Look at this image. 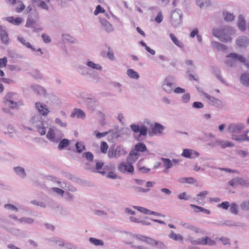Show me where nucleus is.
Segmentation results:
<instances>
[{"label": "nucleus", "mask_w": 249, "mask_h": 249, "mask_svg": "<svg viewBox=\"0 0 249 249\" xmlns=\"http://www.w3.org/2000/svg\"><path fill=\"white\" fill-rule=\"evenodd\" d=\"M233 33L232 28L229 26H221L214 28L212 30L213 35L224 42H229L231 40V35Z\"/></svg>", "instance_id": "nucleus-1"}, {"label": "nucleus", "mask_w": 249, "mask_h": 249, "mask_svg": "<svg viewBox=\"0 0 249 249\" xmlns=\"http://www.w3.org/2000/svg\"><path fill=\"white\" fill-rule=\"evenodd\" d=\"M226 59L225 63L229 67L236 68L239 63H241L249 68V63L246 58L241 54L237 53H231L226 55Z\"/></svg>", "instance_id": "nucleus-2"}, {"label": "nucleus", "mask_w": 249, "mask_h": 249, "mask_svg": "<svg viewBox=\"0 0 249 249\" xmlns=\"http://www.w3.org/2000/svg\"><path fill=\"white\" fill-rule=\"evenodd\" d=\"M64 137L61 131L56 128H50L47 134V138L50 141L57 143Z\"/></svg>", "instance_id": "nucleus-3"}, {"label": "nucleus", "mask_w": 249, "mask_h": 249, "mask_svg": "<svg viewBox=\"0 0 249 249\" xmlns=\"http://www.w3.org/2000/svg\"><path fill=\"white\" fill-rule=\"evenodd\" d=\"M182 13L178 9H176L171 14V23L175 28L179 27L182 24Z\"/></svg>", "instance_id": "nucleus-4"}, {"label": "nucleus", "mask_w": 249, "mask_h": 249, "mask_svg": "<svg viewBox=\"0 0 249 249\" xmlns=\"http://www.w3.org/2000/svg\"><path fill=\"white\" fill-rule=\"evenodd\" d=\"M39 18V14L36 10H33L28 16L25 26L26 27H32Z\"/></svg>", "instance_id": "nucleus-5"}, {"label": "nucleus", "mask_w": 249, "mask_h": 249, "mask_svg": "<svg viewBox=\"0 0 249 249\" xmlns=\"http://www.w3.org/2000/svg\"><path fill=\"white\" fill-rule=\"evenodd\" d=\"M130 128L132 131L135 133L139 132V136L140 137L143 136H146L147 134V127L145 125H142L140 126L135 124H132L130 125Z\"/></svg>", "instance_id": "nucleus-6"}, {"label": "nucleus", "mask_w": 249, "mask_h": 249, "mask_svg": "<svg viewBox=\"0 0 249 249\" xmlns=\"http://www.w3.org/2000/svg\"><path fill=\"white\" fill-rule=\"evenodd\" d=\"M229 184L232 187H235L238 185L247 187L249 186V181L243 178H235L229 182Z\"/></svg>", "instance_id": "nucleus-7"}, {"label": "nucleus", "mask_w": 249, "mask_h": 249, "mask_svg": "<svg viewBox=\"0 0 249 249\" xmlns=\"http://www.w3.org/2000/svg\"><path fill=\"white\" fill-rule=\"evenodd\" d=\"M171 77H168L164 80L162 85V88L168 94L172 92L174 88V84L171 81Z\"/></svg>", "instance_id": "nucleus-8"}, {"label": "nucleus", "mask_w": 249, "mask_h": 249, "mask_svg": "<svg viewBox=\"0 0 249 249\" xmlns=\"http://www.w3.org/2000/svg\"><path fill=\"white\" fill-rule=\"evenodd\" d=\"M147 148L145 145L142 143H138L135 146V149L132 150L129 153V157L128 160H130V159L133 156H136L138 152H144L146 151Z\"/></svg>", "instance_id": "nucleus-9"}, {"label": "nucleus", "mask_w": 249, "mask_h": 249, "mask_svg": "<svg viewBox=\"0 0 249 249\" xmlns=\"http://www.w3.org/2000/svg\"><path fill=\"white\" fill-rule=\"evenodd\" d=\"M180 225L184 229L190 230L196 233H203L204 231L199 228H197L189 223H186L181 221Z\"/></svg>", "instance_id": "nucleus-10"}, {"label": "nucleus", "mask_w": 249, "mask_h": 249, "mask_svg": "<svg viewBox=\"0 0 249 249\" xmlns=\"http://www.w3.org/2000/svg\"><path fill=\"white\" fill-rule=\"evenodd\" d=\"M35 107L37 110L40 114L43 116H47L49 113L50 110L47 107V106L39 102L35 104Z\"/></svg>", "instance_id": "nucleus-11"}, {"label": "nucleus", "mask_w": 249, "mask_h": 249, "mask_svg": "<svg viewBox=\"0 0 249 249\" xmlns=\"http://www.w3.org/2000/svg\"><path fill=\"white\" fill-rule=\"evenodd\" d=\"M244 128L242 123L231 124L228 126V130L231 133H239Z\"/></svg>", "instance_id": "nucleus-12"}, {"label": "nucleus", "mask_w": 249, "mask_h": 249, "mask_svg": "<svg viewBox=\"0 0 249 249\" xmlns=\"http://www.w3.org/2000/svg\"><path fill=\"white\" fill-rule=\"evenodd\" d=\"M118 168L120 172L124 173L126 172L129 173H132L134 171L133 166L131 164L128 163L127 162L126 163L125 162H122L119 165Z\"/></svg>", "instance_id": "nucleus-13"}, {"label": "nucleus", "mask_w": 249, "mask_h": 249, "mask_svg": "<svg viewBox=\"0 0 249 249\" xmlns=\"http://www.w3.org/2000/svg\"><path fill=\"white\" fill-rule=\"evenodd\" d=\"M236 44L241 47H246L249 44V38L246 36H239L236 41Z\"/></svg>", "instance_id": "nucleus-14"}, {"label": "nucleus", "mask_w": 249, "mask_h": 249, "mask_svg": "<svg viewBox=\"0 0 249 249\" xmlns=\"http://www.w3.org/2000/svg\"><path fill=\"white\" fill-rule=\"evenodd\" d=\"M148 245L153 247H156L159 249H165L167 248L166 246L162 242L155 240V239L150 238L149 240Z\"/></svg>", "instance_id": "nucleus-15"}, {"label": "nucleus", "mask_w": 249, "mask_h": 249, "mask_svg": "<svg viewBox=\"0 0 249 249\" xmlns=\"http://www.w3.org/2000/svg\"><path fill=\"white\" fill-rule=\"evenodd\" d=\"M0 38L3 44H7L8 43L9 38L8 33L1 25H0Z\"/></svg>", "instance_id": "nucleus-16"}, {"label": "nucleus", "mask_w": 249, "mask_h": 249, "mask_svg": "<svg viewBox=\"0 0 249 249\" xmlns=\"http://www.w3.org/2000/svg\"><path fill=\"white\" fill-rule=\"evenodd\" d=\"M41 119L42 118L41 116L38 114H36L32 116L30 119L29 122L34 126H36L37 125H40L42 123Z\"/></svg>", "instance_id": "nucleus-17"}, {"label": "nucleus", "mask_w": 249, "mask_h": 249, "mask_svg": "<svg viewBox=\"0 0 249 249\" xmlns=\"http://www.w3.org/2000/svg\"><path fill=\"white\" fill-rule=\"evenodd\" d=\"M203 95L210 101L211 103L213 105L217 107H221L222 106V103L220 100L206 93H204Z\"/></svg>", "instance_id": "nucleus-18"}, {"label": "nucleus", "mask_w": 249, "mask_h": 249, "mask_svg": "<svg viewBox=\"0 0 249 249\" xmlns=\"http://www.w3.org/2000/svg\"><path fill=\"white\" fill-rule=\"evenodd\" d=\"M76 116L77 118L84 119L86 117V114L81 109L75 108L71 114V117L73 118Z\"/></svg>", "instance_id": "nucleus-19"}, {"label": "nucleus", "mask_w": 249, "mask_h": 249, "mask_svg": "<svg viewBox=\"0 0 249 249\" xmlns=\"http://www.w3.org/2000/svg\"><path fill=\"white\" fill-rule=\"evenodd\" d=\"M100 22L102 24L104 29L108 33L113 31V28L112 25L109 23L106 19L101 18Z\"/></svg>", "instance_id": "nucleus-20"}, {"label": "nucleus", "mask_w": 249, "mask_h": 249, "mask_svg": "<svg viewBox=\"0 0 249 249\" xmlns=\"http://www.w3.org/2000/svg\"><path fill=\"white\" fill-rule=\"evenodd\" d=\"M211 44L213 48L217 51H225L227 48L226 45L217 41H213Z\"/></svg>", "instance_id": "nucleus-21"}, {"label": "nucleus", "mask_w": 249, "mask_h": 249, "mask_svg": "<svg viewBox=\"0 0 249 249\" xmlns=\"http://www.w3.org/2000/svg\"><path fill=\"white\" fill-rule=\"evenodd\" d=\"M237 23L239 29L241 31H245L246 30V21L243 15H240L238 16Z\"/></svg>", "instance_id": "nucleus-22"}, {"label": "nucleus", "mask_w": 249, "mask_h": 249, "mask_svg": "<svg viewBox=\"0 0 249 249\" xmlns=\"http://www.w3.org/2000/svg\"><path fill=\"white\" fill-rule=\"evenodd\" d=\"M32 89L36 94H46V90L39 85H33L31 87Z\"/></svg>", "instance_id": "nucleus-23"}, {"label": "nucleus", "mask_w": 249, "mask_h": 249, "mask_svg": "<svg viewBox=\"0 0 249 249\" xmlns=\"http://www.w3.org/2000/svg\"><path fill=\"white\" fill-rule=\"evenodd\" d=\"M127 152L121 146H118L115 149V158L118 159L122 156H124Z\"/></svg>", "instance_id": "nucleus-24"}, {"label": "nucleus", "mask_w": 249, "mask_h": 249, "mask_svg": "<svg viewBox=\"0 0 249 249\" xmlns=\"http://www.w3.org/2000/svg\"><path fill=\"white\" fill-rule=\"evenodd\" d=\"M14 170L16 174L22 178H24L26 177L24 169L21 166H17L14 168Z\"/></svg>", "instance_id": "nucleus-25"}, {"label": "nucleus", "mask_w": 249, "mask_h": 249, "mask_svg": "<svg viewBox=\"0 0 249 249\" xmlns=\"http://www.w3.org/2000/svg\"><path fill=\"white\" fill-rule=\"evenodd\" d=\"M240 82L245 86H249V74L244 72L241 74L240 76Z\"/></svg>", "instance_id": "nucleus-26"}, {"label": "nucleus", "mask_w": 249, "mask_h": 249, "mask_svg": "<svg viewBox=\"0 0 249 249\" xmlns=\"http://www.w3.org/2000/svg\"><path fill=\"white\" fill-rule=\"evenodd\" d=\"M163 130L164 126L158 123H156L155 124L154 126L152 128V132L154 134H157L158 133L161 134L162 133Z\"/></svg>", "instance_id": "nucleus-27"}, {"label": "nucleus", "mask_w": 249, "mask_h": 249, "mask_svg": "<svg viewBox=\"0 0 249 249\" xmlns=\"http://www.w3.org/2000/svg\"><path fill=\"white\" fill-rule=\"evenodd\" d=\"M4 134L8 135L10 137H13L16 134V131L14 126L12 124L8 125L7 128V131H5Z\"/></svg>", "instance_id": "nucleus-28"}, {"label": "nucleus", "mask_w": 249, "mask_h": 249, "mask_svg": "<svg viewBox=\"0 0 249 249\" xmlns=\"http://www.w3.org/2000/svg\"><path fill=\"white\" fill-rule=\"evenodd\" d=\"M86 65L88 67L91 68L97 71H101L103 69L102 66L100 64H96L93 61H88L86 63Z\"/></svg>", "instance_id": "nucleus-29"}, {"label": "nucleus", "mask_w": 249, "mask_h": 249, "mask_svg": "<svg viewBox=\"0 0 249 249\" xmlns=\"http://www.w3.org/2000/svg\"><path fill=\"white\" fill-rule=\"evenodd\" d=\"M32 2L35 3L38 7L41 8L43 9L48 10L49 6L47 3L42 0H33Z\"/></svg>", "instance_id": "nucleus-30"}, {"label": "nucleus", "mask_w": 249, "mask_h": 249, "mask_svg": "<svg viewBox=\"0 0 249 249\" xmlns=\"http://www.w3.org/2000/svg\"><path fill=\"white\" fill-rule=\"evenodd\" d=\"M17 39L23 45L26 46L28 48L31 49L33 51H36V49L30 44V43L27 41L23 37L18 36Z\"/></svg>", "instance_id": "nucleus-31"}, {"label": "nucleus", "mask_w": 249, "mask_h": 249, "mask_svg": "<svg viewBox=\"0 0 249 249\" xmlns=\"http://www.w3.org/2000/svg\"><path fill=\"white\" fill-rule=\"evenodd\" d=\"M169 36L171 39L176 45L178 46L179 48L183 47V44L179 41L173 34L170 33Z\"/></svg>", "instance_id": "nucleus-32"}, {"label": "nucleus", "mask_w": 249, "mask_h": 249, "mask_svg": "<svg viewBox=\"0 0 249 249\" xmlns=\"http://www.w3.org/2000/svg\"><path fill=\"white\" fill-rule=\"evenodd\" d=\"M211 1L210 0H198L197 1V5L200 8H206L211 5Z\"/></svg>", "instance_id": "nucleus-33"}, {"label": "nucleus", "mask_w": 249, "mask_h": 249, "mask_svg": "<svg viewBox=\"0 0 249 249\" xmlns=\"http://www.w3.org/2000/svg\"><path fill=\"white\" fill-rule=\"evenodd\" d=\"M70 143V141L67 139H63L60 141L58 149L59 150H62L64 148L67 147Z\"/></svg>", "instance_id": "nucleus-34"}, {"label": "nucleus", "mask_w": 249, "mask_h": 249, "mask_svg": "<svg viewBox=\"0 0 249 249\" xmlns=\"http://www.w3.org/2000/svg\"><path fill=\"white\" fill-rule=\"evenodd\" d=\"M161 160L166 169H169L173 167V164L172 161L169 159L162 158H161Z\"/></svg>", "instance_id": "nucleus-35"}, {"label": "nucleus", "mask_w": 249, "mask_h": 249, "mask_svg": "<svg viewBox=\"0 0 249 249\" xmlns=\"http://www.w3.org/2000/svg\"><path fill=\"white\" fill-rule=\"evenodd\" d=\"M127 74L130 78L135 79H138L140 77L138 73L132 69H128Z\"/></svg>", "instance_id": "nucleus-36"}, {"label": "nucleus", "mask_w": 249, "mask_h": 249, "mask_svg": "<svg viewBox=\"0 0 249 249\" xmlns=\"http://www.w3.org/2000/svg\"><path fill=\"white\" fill-rule=\"evenodd\" d=\"M169 237L175 241L180 240L182 241L183 239V237L182 235L176 234L173 231H171L170 234L169 235Z\"/></svg>", "instance_id": "nucleus-37"}, {"label": "nucleus", "mask_w": 249, "mask_h": 249, "mask_svg": "<svg viewBox=\"0 0 249 249\" xmlns=\"http://www.w3.org/2000/svg\"><path fill=\"white\" fill-rule=\"evenodd\" d=\"M89 242L94 245L95 246H102L104 245V241L101 239H98L95 238L90 237L89 238Z\"/></svg>", "instance_id": "nucleus-38"}, {"label": "nucleus", "mask_w": 249, "mask_h": 249, "mask_svg": "<svg viewBox=\"0 0 249 249\" xmlns=\"http://www.w3.org/2000/svg\"><path fill=\"white\" fill-rule=\"evenodd\" d=\"M62 37L63 41H68L72 43H75V39L68 34H63Z\"/></svg>", "instance_id": "nucleus-39"}, {"label": "nucleus", "mask_w": 249, "mask_h": 249, "mask_svg": "<svg viewBox=\"0 0 249 249\" xmlns=\"http://www.w3.org/2000/svg\"><path fill=\"white\" fill-rule=\"evenodd\" d=\"M133 208L134 209L137 210L139 212H140L146 214H150V215L151 213H153L152 212H151V211H150V210H148V209L145 208L144 207H142L134 206Z\"/></svg>", "instance_id": "nucleus-40"}, {"label": "nucleus", "mask_w": 249, "mask_h": 249, "mask_svg": "<svg viewBox=\"0 0 249 249\" xmlns=\"http://www.w3.org/2000/svg\"><path fill=\"white\" fill-rule=\"evenodd\" d=\"M76 152L78 153H81L83 150L85 149V146L82 142H79L75 144Z\"/></svg>", "instance_id": "nucleus-41"}, {"label": "nucleus", "mask_w": 249, "mask_h": 249, "mask_svg": "<svg viewBox=\"0 0 249 249\" xmlns=\"http://www.w3.org/2000/svg\"><path fill=\"white\" fill-rule=\"evenodd\" d=\"M246 134L243 135H240L239 136L233 135H232L231 139L235 141L238 142H243L245 141Z\"/></svg>", "instance_id": "nucleus-42"}, {"label": "nucleus", "mask_w": 249, "mask_h": 249, "mask_svg": "<svg viewBox=\"0 0 249 249\" xmlns=\"http://www.w3.org/2000/svg\"><path fill=\"white\" fill-rule=\"evenodd\" d=\"M49 241L52 242L53 245H58L59 246H63L64 245V242L62 240H59L56 238H51Z\"/></svg>", "instance_id": "nucleus-43"}, {"label": "nucleus", "mask_w": 249, "mask_h": 249, "mask_svg": "<svg viewBox=\"0 0 249 249\" xmlns=\"http://www.w3.org/2000/svg\"><path fill=\"white\" fill-rule=\"evenodd\" d=\"M35 127L41 135H44L46 134V127L44 126L43 123L40 125H37Z\"/></svg>", "instance_id": "nucleus-44"}, {"label": "nucleus", "mask_w": 249, "mask_h": 249, "mask_svg": "<svg viewBox=\"0 0 249 249\" xmlns=\"http://www.w3.org/2000/svg\"><path fill=\"white\" fill-rule=\"evenodd\" d=\"M132 236L136 237L138 239L143 241L148 244V242H149V239H150V237L144 236L140 234L138 235H133Z\"/></svg>", "instance_id": "nucleus-45"}, {"label": "nucleus", "mask_w": 249, "mask_h": 249, "mask_svg": "<svg viewBox=\"0 0 249 249\" xmlns=\"http://www.w3.org/2000/svg\"><path fill=\"white\" fill-rule=\"evenodd\" d=\"M208 194V192L207 191H204L200 192L197 195V198H196V201L197 203H199V200H203L206 195Z\"/></svg>", "instance_id": "nucleus-46"}, {"label": "nucleus", "mask_w": 249, "mask_h": 249, "mask_svg": "<svg viewBox=\"0 0 249 249\" xmlns=\"http://www.w3.org/2000/svg\"><path fill=\"white\" fill-rule=\"evenodd\" d=\"M178 181L181 183H193L195 181L193 178H182L179 179Z\"/></svg>", "instance_id": "nucleus-47"}, {"label": "nucleus", "mask_w": 249, "mask_h": 249, "mask_svg": "<svg viewBox=\"0 0 249 249\" xmlns=\"http://www.w3.org/2000/svg\"><path fill=\"white\" fill-rule=\"evenodd\" d=\"M224 19L227 21H231L234 19V17L232 13L224 12L223 13Z\"/></svg>", "instance_id": "nucleus-48"}, {"label": "nucleus", "mask_w": 249, "mask_h": 249, "mask_svg": "<svg viewBox=\"0 0 249 249\" xmlns=\"http://www.w3.org/2000/svg\"><path fill=\"white\" fill-rule=\"evenodd\" d=\"M18 221L20 223H25L27 224H32L34 223V220L33 218L30 217H22L18 219Z\"/></svg>", "instance_id": "nucleus-49"}, {"label": "nucleus", "mask_w": 249, "mask_h": 249, "mask_svg": "<svg viewBox=\"0 0 249 249\" xmlns=\"http://www.w3.org/2000/svg\"><path fill=\"white\" fill-rule=\"evenodd\" d=\"M78 69L81 74L83 75L89 74V69L85 66H79Z\"/></svg>", "instance_id": "nucleus-50"}, {"label": "nucleus", "mask_w": 249, "mask_h": 249, "mask_svg": "<svg viewBox=\"0 0 249 249\" xmlns=\"http://www.w3.org/2000/svg\"><path fill=\"white\" fill-rule=\"evenodd\" d=\"M190 100V94L189 93L184 94L181 98V101L183 103L186 104L188 103Z\"/></svg>", "instance_id": "nucleus-51"}, {"label": "nucleus", "mask_w": 249, "mask_h": 249, "mask_svg": "<svg viewBox=\"0 0 249 249\" xmlns=\"http://www.w3.org/2000/svg\"><path fill=\"white\" fill-rule=\"evenodd\" d=\"M190 206L192 208H195L199 210L200 211L206 214H209L210 213V211L209 210L206 209L203 207H201L194 204H191Z\"/></svg>", "instance_id": "nucleus-52"}, {"label": "nucleus", "mask_w": 249, "mask_h": 249, "mask_svg": "<svg viewBox=\"0 0 249 249\" xmlns=\"http://www.w3.org/2000/svg\"><path fill=\"white\" fill-rule=\"evenodd\" d=\"M230 206V211L231 213L237 214L238 213V205L235 203H232Z\"/></svg>", "instance_id": "nucleus-53"}, {"label": "nucleus", "mask_w": 249, "mask_h": 249, "mask_svg": "<svg viewBox=\"0 0 249 249\" xmlns=\"http://www.w3.org/2000/svg\"><path fill=\"white\" fill-rule=\"evenodd\" d=\"M207 238H206V236L203 237L202 238H199L196 239V244L195 245H206V240Z\"/></svg>", "instance_id": "nucleus-54"}, {"label": "nucleus", "mask_w": 249, "mask_h": 249, "mask_svg": "<svg viewBox=\"0 0 249 249\" xmlns=\"http://www.w3.org/2000/svg\"><path fill=\"white\" fill-rule=\"evenodd\" d=\"M108 148V146L107 143L105 142H102L101 143V151L103 153H106L107 152V149Z\"/></svg>", "instance_id": "nucleus-55"}, {"label": "nucleus", "mask_w": 249, "mask_h": 249, "mask_svg": "<svg viewBox=\"0 0 249 249\" xmlns=\"http://www.w3.org/2000/svg\"><path fill=\"white\" fill-rule=\"evenodd\" d=\"M192 149H185L183 150L181 155L185 158L190 159V156L191 155Z\"/></svg>", "instance_id": "nucleus-56"}, {"label": "nucleus", "mask_w": 249, "mask_h": 249, "mask_svg": "<svg viewBox=\"0 0 249 249\" xmlns=\"http://www.w3.org/2000/svg\"><path fill=\"white\" fill-rule=\"evenodd\" d=\"M83 156L89 161H92L93 160V155L90 152H87L83 154Z\"/></svg>", "instance_id": "nucleus-57"}, {"label": "nucleus", "mask_w": 249, "mask_h": 249, "mask_svg": "<svg viewBox=\"0 0 249 249\" xmlns=\"http://www.w3.org/2000/svg\"><path fill=\"white\" fill-rule=\"evenodd\" d=\"M219 240L224 245L230 244V239L227 237H221L219 238Z\"/></svg>", "instance_id": "nucleus-58"}, {"label": "nucleus", "mask_w": 249, "mask_h": 249, "mask_svg": "<svg viewBox=\"0 0 249 249\" xmlns=\"http://www.w3.org/2000/svg\"><path fill=\"white\" fill-rule=\"evenodd\" d=\"M240 207L243 210L249 211V200L243 202Z\"/></svg>", "instance_id": "nucleus-59"}, {"label": "nucleus", "mask_w": 249, "mask_h": 249, "mask_svg": "<svg viewBox=\"0 0 249 249\" xmlns=\"http://www.w3.org/2000/svg\"><path fill=\"white\" fill-rule=\"evenodd\" d=\"M230 206V203L228 201L223 202L221 203L218 204V207L221 208L224 210H227Z\"/></svg>", "instance_id": "nucleus-60"}, {"label": "nucleus", "mask_w": 249, "mask_h": 249, "mask_svg": "<svg viewBox=\"0 0 249 249\" xmlns=\"http://www.w3.org/2000/svg\"><path fill=\"white\" fill-rule=\"evenodd\" d=\"M163 18L162 12L161 11H159L158 13L157 16L156 17V18H155V20L157 22L160 23L162 21Z\"/></svg>", "instance_id": "nucleus-61"}, {"label": "nucleus", "mask_w": 249, "mask_h": 249, "mask_svg": "<svg viewBox=\"0 0 249 249\" xmlns=\"http://www.w3.org/2000/svg\"><path fill=\"white\" fill-rule=\"evenodd\" d=\"M7 69L10 70L11 71H19L20 70V68L16 65H8Z\"/></svg>", "instance_id": "nucleus-62"}, {"label": "nucleus", "mask_w": 249, "mask_h": 249, "mask_svg": "<svg viewBox=\"0 0 249 249\" xmlns=\"http://www.w3.org/2000/svg\"><path fill=\"white\" fill-rule=\"evenodd\" d=\"M41 37L44 42L46 43H49L51 41V39L50 36L46 35V34H42L41 35Z\"/></svg>", "instance_id": "nucleus-63"}, {"label": "nucleus", "mask_w": 249, "mask_h": 249, "mask_svg": "<svg viewBox=\"0 0 249 249\" xmlns=\"http://www.w3.org/2000/svg\"><path fill=\"white\" fill-rule=\"evenodd\" d=\"M105 12V10L100 5H98L96 6L94 14L95 15H97L100 13H104Z\"/></svg>", "instance_id": "nucleus-64"}]
</instances>
